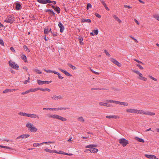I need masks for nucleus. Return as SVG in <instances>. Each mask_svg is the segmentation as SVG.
Here are the masks:
<instances>
[{
    "label": "nucleus",
    "instance_id": "e2e57ef3",
    "mask_svg": "<svg viewBox=\"0 0 159 159\" xmlns=\"http://www.w3.org/2000/svg\"><path fill=\"white\" fill-rule=\"evenodd\" d=\"M85 148H92V144H90L89 145H88L85 147Z\"/></svg>",
    "mask_w": 159,
    "mask_h": 159
},
{
    "label": "nucleus",
    "instance_id": "0e129e2a",
    "mask_svg": "<svg viewBox=\"0 0 159 159\" xmlns=\"http://www.w3.org/2000/svg\"><path fill=\"white\" fill-rule=\"evenodd\" d=\"M124 7H125V8H131L132 7H130V6H128V5H124Z\"/></svg>",
    "mask_w": 159,
    "mask_h": 159
},
{
    "label": "nucleus",
    "instance_id": "bb28decb",
    "mask_svg": "<svg viewBox=\"0 0 159 159\" xmlns=\"http://www.w3.org/2000/svg\"><path fill=\"white\" fill-rule=\"evenodd\" d=\"M21 58L23 59L24 61L26 62H27L26 56L24 54H22L21 56Z\"/></svg>",
    "mask_w": 159,
    "mask_h": 159
},
{
    "label": "nucleus",
    "instance_id": "f3484780",
    "mask_svg": "<svg viewBox=\"0 0 159 159\" xmlns=\"http://www.w3.org/2000/svg\"><path fill=\"white\" fill-rule=\"evenodd\" d=\"M29 117L32 118H39V116L38 115L34 114H29Z\"/></svg>",
    "mask_w": 159,
    "mask_h": 159
},
{
    "label": "nucleus",
    "instance_id": "ddd939ff",
    "mask_svg": "<svg viewBox=\"0 0 159 159\" xmlns=\"http://www.w3.org/2000/svg\"><path fill=\"white\" fill-rule=\"evenodd\" d=\"M58 25L60 28V32L62 33L64 30V27L63 24L61 22H59Z\"/></svg>",
    "mask_w": 159,
    "mask_h": 159
},
{
    "label": "nucleus",
    "instance_id": "c03bdc74",
    "mask_svg": "<svg viewBox=\"0 0 159 159\" xmlns=\"http://www.w3.org/2000/svg\"><path fill=\"white\" fill-rule=\"evenodd\" d=\"M68 66L73 70H76V68L75 66H73L71 64H69Z\"/></svg>",
    "mask_w": 159,
    "mask_h": 159
},
{
    "label": "nucleus",
    "instance_id": "3c124183",
    "mask_svg": "<svg viewBox=\"0 0 159 159\" xmlns=\"http://www.w3.org/2000/svg\"><path fill=\"white\" fill-rule=\"evenodd\" d=\"M91 7H92L90 3H88L87 4V9H88L89 8H91Z\"/></svg>",
    "mask_w": 159,
    "mask_h": 159
},
{
    "label": "nucleus",
    "instance_id": "423d86ee",
    "mask_svg": "<svg viewBox=\"0 0 159 159\" xmlns=\"http://www.w3.org/2000/svg\"><path fill=\"white\" fill-rule=\"evenodd\" d=\"M51 98L52 100H62L63 98V96L61 95H55L52 96Z\"/></svg>",
    "mask_w": 159,
    "mask_h": 159
},
{
    "label": "nucleus",
    "instance_id": "a19ab883",
    "mask_svg": "<svg viewBox=\"0 0 159 159\" xmlns=\"http://www.w3.org/2000/svg\"><path fill=\"white\" fill-rule=\"evenodd\" d=\"M45 150L47 152L49 153H54V151L52 150L51 149L48 148H45Z\"/></svg>",
    "mask_w": 159,
    "mask_h": 159
},
{
    "label": "nucleus",
    "instance_id": "412c9836",
    "mask_svg": "<svg viewBox=\"0 0 159 159\" xmlns=\"http://www.w3.org/2000/svg\"><path fill=\"white\" fill-rule=\"evenodd\" d=\"M134 139L138 141V142L142 143H144V141L143 139L139 138L138 137L136 136L134 138Z\"/></svg>",
    "mask_w": 159,
    "mask_h": 159
},
{
    "label": "nucleus",
    "instance_id": "2eb2a0df",
    "mask_svg": "<svg viewBox=\"0 0 159 159\" xmlns=\"http://www.w3.org/2000/svg\"><path fill=\"white\" fill-rule=\"evenodd\" d=\"M146 112L142 110L137 109L136 114H138L141 115H145Z\"/></svg>",
    "mask_w": 159,
    "mask_h": 159
},
{
    "label": "nucleus",
    "instance_id": "cd10ccee",
    "mask_svg": "<svg viewBox=\"0 0 159 159\" xmlns=\"http://www.w3.org/2000/svg\"><path fill=\"white\" fill-rule=\"evenodd\" d=\"M16 9L17 10H20L21 9V5L20 4L18 3V2H16Z\"/></svg>",
    "mask_w": 159,
    "mask_h": 159
},
{
    "label": "nucleus",
    "instance_id": "c9c22d12",
    "mask_svg": "<svg viewBox=\"0 0 159 159\" xmlns=\"http://www.w3.org/2000/svg\"><path fill=\"white\" fill-rule=\"evenodd\" d=\"M54 143V142H51V141H49L48 142H43V143H40V146H42L44 144H49V143Z\"/></svg>",
    "mask_w": 159,
    "mask_h": 159
},
{
    "label": "nucleus",
    "instance_id": "4c0bfd02",
    "mask_svg": "<svg viewBox=\"0 0 159 159\" xmlns=\"http://www.w3.org/2000/svg\"><path fill=\"white\" fill-rule=\"evenodd\" d=\"M54 153L59 154H64V152L61 151H60L59 152L57 151L56 150L54 151Z\"/></svg>",
    "mask_w": 159,
    "mask_h": 159
},
{
    "label": "nucleus",
    "instance_id": "ea45409f",
    "mask_svg": "<svg viewBox=\"0 0 159 159\" xmlns=\"http://www.w3.org/2000/svg\"><path fill=\"white\" fill-rule=\"evenodd\" d=\"M40 89L39 88H34V89H30L31 90V92H34L36 91L39 90Z\"/></svg>",
    "mask_w": 159,
    "mask_h": 159
},
{
    "label": "nucleus",
    "instance_id": "f704fd0d",
    "mask_svg": "<svg viewBox=\"0 0 159 159\" xmlns=\"http://www.w3.org/2000/svg\"><path fill=\"white\" fill-rule=\"evenodd\" d=\"M118 101H113L112 100H107L106 101V102H107L113 103L116 104H117Z\"/></svg>",
    "mask_w": 159,
    "mask_h": 159
},
{
    "label": "nucleus",
    "instance_id": "2f4dec72",
    "mask_svg": "<svg viewBox=\"0 0 159 159\" xmlns=\"http://www.w3.org/2000/svg\"><path fill=\"white\" fill-rule=\"evenodd\" d=\"M49 32L52 33L51 29L49 30L48 28H46L44 30V32L45 34H47Z\"/></svg>",
    "mask_w": 159,
    "mask_h": 159
},
{
    "label": "nucleus",
    "instance_id": "7ed1b4c3",
    "mask_svg": "<svg viewBox=\"0 0 159 159\" xmlns=\"http://www.w3.org/2000/svg\"><path fill=\"white\" fill-rule=\"evenodd\" d=\"M133 72L139 75L138 78L139 79L144 81H147V78L144 77L143 75L139 71L137 70H133Z\"/></svg>",
    "mask_w": 159,
    "mask_h": 159
},
{
    "label": "nucleus",
    "instance_id": "a211bd4d",
    "mask_svg": "<svg viewBox=\"0 0 159 159\" xmlns=\"http://www.w3.org/2000/svg\"><path fill=\"white\" fill-rule=\"evenodd\" d=\"M16 89H7L3 91V93H8V92H13L14 91H16Z\"/></svg>",
    "mask_w": 159,
    "mask_h": 159
},
{
    "label": "nucleus",
    "instance_id": "680f3d73",
    "mask_svg": "<svg viewBox=\"0 0 159 159\" xmlns=\"http://www.w3.org/2000/svg\"><path fill=\"white\" fill-rule=\"evenodd\" d=\"M72 137H71V136L70 137V139L68 140V141L69 142H73V141L72 140Z\"/></svg>",
    "mask_w": 159,
    "mask_h": 159
},
{
    "label": "nucleus",
    "instance_id": "13d9d810",
    "mask_svg": "<svg viewBox=\"0 0 159 159\" xmlns=\"http://www.w3.org/2000/svg\"><path fill=\"white\" fill-rule=\"evenodd\" d=\"M24 113L22 112H20L18 113V115L20 116H24Z\"/></svg>",
    "mask_w": 159,
    "mask_h": 159
},
{
    "label": "nucleus",
    "instance_id": "58836bf2",
    "mask_svg": "<svg viewBox=\"0 0 159 159\" xmlns=\"http://www.w3.org/2000/svg\"><path fill=\"white\" fill-rule=\"evenodd\" d=\"M153 17L154 18L159 21V15L157 14H155L153 15Z\"/></svg>",
    "mask_w": 159,
    "mask_h": 159
},
{
    "label": "nucleus",
    "instance_id": "6ab92c4d",
    "mask_svg": "<svg viewBox=\"0 0 159 159\" xmlns=\"http://www.w3.org/2000/svg\"><path fill=\"white\" fill-rule=\"evenodd\" d=\"M89 150L91 153H96L98 151V149L95 148H91L89 149Z\"/></svg>",
    "mask_w": 159,
    "mask_h": 159
},
{
    "label": "nucleus",
    "instance_id": "f8f14e48",
    "mask_svg": "<svg viewBox=\"0 0 159 159\" xmlns=\"http://www.w3.org/2000/svg\"><path fill=\"white\" fill-rule=\"evenodd\" d=\"M99 105L101 106H104L107 107H112V106L111 105L107 103L100 102L99 103Z\"/></svg>",
    "mask_w": 159,
    "mask_h": 159
},
{
    "label": "nucleus",
    "instance_id": "c85d7f7f",
    "mask_svg": "<svg viewBox=\"0 0 159 159\" xmlns=\"http://www.w3.org/2000/svg\"><path fill=\"white\" fill-rule=\"evenodd\" d=\"M52 81H42L40 80V84H48L50 83H51Z\"/></svg>",
    "mask_w": 159,
    "mask_h": 159
},
{
    "label": "nucleus",
    "instance_id": "603ef678",
    "mask_svg": "<svg viewBox=\"0 0 159 159\" xmlns=\"http://www.w3.org/2000/svg\"><path fill=\"white\" fill-rule=\"evenodd\" d=\"M45 71L47 72V73H52H52H53V71H52V70H45Z\"/></svg>",
    "mask_w": 159,
    "mask_h": 159
},
{
    "label": "nucleus",
    "instance_id": "864d4df0",
    "mask_svg": "<svg viewBox=\"0 0 159 159\" xmlns=\"http://www.w3.org/2000/svg\"><path fill=\"white\" fill-rule=\"evenodd\" d=\"M39 144L38 143H35L33 144V146L34 147H37L39 146Z\"/></svg>",
    "mask_w": 159,
    "mask_h": 159
},
{
    "label": "nucleus",
    "instance_id": "473e14b6",
    "mask_svg": "<svg viewBox=\"0 0 159 159\" xmlns=\"http://www.w3.org/2000/svg\"><path fill=\"white\" fill-rule=\"evenodd\" d=\"M77 120L81 122H84V119L82 116H80L78 117Z\"/></svg>",
    "mask_w": 159,
    "mask_h": 159
},
{
    "label": "nucleus",
    "instance_id": "79ce46f5",
    "mask_svg": "<svg viewBox=\"0 0 159 159\" xmlns=\"http://www.w3.org/2000/svg\"><path fill=\"white\" fill-rule=\"evenodd\" d=\"M55 11L57 12L58 14L60 12V8L58 7H57L56 8H54Z\"/></svg>",
    "mask_w": 159,
    "mask_h": 159
},
{
    "label": "nucleus",
    "instance_id": "a878e982",
    "mask_svg": "<svg viewBox=\"0 0 159 159\" xmlns=\"http://www.w3.org/2000/svg\"><path fill=\"white\" fill-rule=\"evenodd\" d=\"M91 21L90 19H83L81 20L82 23L87 22L88 23H91Z\"/></svg>",
    "mask_w": 159,
    "mask_h": 159
},
{
    "label": "nucleus",
    "instance_id": "39448f33",
    "mask_svg": "<svg viewBox=\"0 0 159 159\" xmlns=\"http://www.w3.org/2000/svg\"><path fill=\"white\" fill-rule=\"evenodd\" d=\"M9 64L11 67L16 70H18L19 66L12 61L11 60L9 61Z\"/></svg>",
    "mask_w": 159,
    "mask_h": 159
},
{
    "label": "nucleus",
    "instance_id": "1a4fd4ad",
    "mask_svg": "<svg viewBox=\"0 0 159 159\" xmlns=\"http://www.w3.org/2000/svg\"><path fill=\"white\" fill-rule=\"evenodd\" d=\"M110 61L113 63L116 64L117 66L120 67L121 66V64L120 63L118 62L116 59L112 58H110Z\"/></svg>",
    "mask_w": 159,
    "mask_h": 159
},
{
    "label": "nucleus",
    "instance_id": "09e8293b",
    "mask_svg": "<svg viewBox=\"0 0 159 159\" xmlns=\"http://www.w3.org/2000/svg\"><path fill=\"white\" fill-rule=\"evenodd\" d=\"M134 60L135 61H136V62H138V63H141V64H143V63L142 62H141V61H139V60H137V59H134Z\"/></svg>",
    "mask_w": 159,
    "mask_h": 159
},
{
    "label": "nucleus",
    "instance_id": "7c9ffc66",
    "mask_svg": "<svg viewBox=\"0 0 159 159\" xmlns=\"http://www.w3.org/2000/svg\"><path fill=\"white\" fill-rule=\"evenodd\" d=\"M155 114L154 112H152L151 111H146V115L149 116H154Z\"/></svg>",
    "mask_w": 159,
    "mask_h": 159
},
{
    "label": "nucleus",
    "instance_id": "e433bc0d",
    "mask_svg": "<svg viewBox=\"0 0 159 159\" xmlns=\"http://www.w3.org/2000/svg\"><path fill=\"white\" fill-rule=\"evenodd\" d=\"M58 69L60 70L63 73H64L65 75H66L67 73H68L66 70H62L60 68H59Z\"/></svg>",
    "mask_w": 159,
    "mask_h": 159
},
{
    "label": "nucleus",
    "instance_id": "37998d69",
    "mask_svg": "<svg viewBox=\"0 0 159 159\" xmlns=\"http://www.w3.org/2000/svg\"><path fill=\"white\" fill-rule=\"evenodd\" d=\"M79 40L80 41V44L82 45L84 44L83 42L82 41L83 40V38L82 37H80L79 39Z\"/></svg>",
    "mask_w": 159,
    "mask_h": 159
},
{
    "label": "nucleus",
    "instance_id": "4d7b16f0",
    "mask_svg": "<svg viewBox=\"0 0 159 159\" xmlns=\"http://www.w3.org/2000/svg\"><path fill=\"white\" fill-rule=\"evenodd\" d=\"M10 49L13 52H16L15 50L14 49V48L12 47H11L10 48Z\"/></svg>",
    "mask_w": 159,
    "mask_h": 159
},
{
    "label": "nucleus",
    "instance_id": "0eeeda50",
    "mask_svg": "<svg viewBox=\"0 0 159 159\" xmlns=\"http://www.w3.org/2000/svg\"><path fill=\"white\" fill-rule=\"evenodd\" d=\"M126 111L128 113L136 114L137 109L134 108H129L126 109Z\"/></svg>",
    "mask_w": 159,
    "mask_h": 159
},
{
    "label": "nucleus",
    "instance_id": "aec40b11",
    "mask_svg": "<svg viewBox=\"0 0 159 159\" xmlns=\"http://www.w3.org/2000/svg\"><path fill=\"white\" fill-rule=\"evenodd\" d=\"M113 17L119 23H121V20L115 15H113Z\"/></svg>",
    "mask_w": 159,
    "mask_h": 159
},
{
    "label": "nucleus",
    "instance_id": "5701e85b",
    "mask_svg": "<svg viewBox=\"0 0 159 159\" xmlns=\"http://www.w3.org/2000/svg\"><path fill=\"white\" fill-rule=\"evenodd\" d=\"M93 32H91L90 34L92 36H94L95 35H97L98 33V29L96 30H94L93 31Z\"/></svg>",
    "mask_w": 159,
    "mask_h": 159
},
{
    "label": "nucleus",
    "instance_id": "49530a36",
    "mask_svg": "<svg viewBox=\"0 0 159 159\" xmlns=\"http://www.w3.org/2000/svg\"><path fill=\"white\" fill-rule=\"evenodd\" d=\"M129 37L130 38H132L134 41H135L136 43L138 42V40L136 39H135L131 35H130Z\"/></svg>",
    "mask_w": 159,
    "mask_h": 159
},
{
    "label": "nucleus",
    "instance_id": "69168bd1",
    "mask_svg": "<svg viewBox=\"0 0 159 159\" xmlns=\"http://www.w3.org/2000/svg\"><path fill=\"white\" fill-rule=\"evenodd\" d=\"M134 21L136 23V24L138 25H139V22L138 20H137L136 19H134Z\"/></svg>",
    "mask_w": 159,
    "mask_h": 159
},
{
    "label": "nucleus",
    "instance_id": "6e6d98bb",
    "mask_svg": "<svg viewBox=\"0 0 159 159\" xmlns=\"http://www.w3.org/2000/svg\"><path fill=\"white\" fill-rule=\"evenodd\" d=\"M0 44L2 46H4L3 40L2 39H0Z\"/></svg>",
    "mask_w": 159,
    "mask_h": 159
},
{
    "label": "nucleus",
    "instance_id": "393cba45",
    "mask_svg": "<svg viewBox=\"0 0 159 159\" xmlns=\"http://www.w3.org/2000/svg\"><path fill=\"white\" fill-rule=\"evenodd\" d=\"M117 104L123 105L125 106H127L128 105V104L127 102H120L119 101H118Z\"/></svg>",
    "mask_w": 159,
    "mask_h": 159
},
{
    "label": "nucleus",
    "instance_id": "774afa93",
    "mask_svg": "<svg viewBox=\"0 0 159 159\" xmlns=\"http://www.w3.org/2000/svg\"><path fill=\"white\" fill-rule=\"evenodd\" d=\"M47 90V88L46 89H42L40 88V90L43 91H46Z\"/></svg>",
    "mask_w": 159,
    "mask_h": 159
},
{
    "label": "nucleus",
    "instance_id": "dca6fc26",
    "mask_svg": "<svg viewBox=\"0 0 159 159\" xmlns=\"http://www.w3.org/2000/svg\"><path fill=\"white\" fill-rule=\"evenodd\" d=\"M69 108L68 107H58L57 108H55L54 109V111H59V110H65L67 109H69Z\"/></svg>",
    "mask_w": 159,
    "mask_h": 159
},
{
    "label": "nucleus",
    "instance_id": "b1692460",
    "mask_svg": "<svg viewBox=\"0 0 159 159\" xmlns=\"http://www.w3.org/2000/svg\"><path fill=\"white\" fill-rule=\"evenodd\" d=\"M51 1L49 0H40V3L42 4H47L51 2Z\"/></svg>",
    "mask_w": 159,
    "mask_h": 159
},
{
    "label": "nucleus",
    "instance_id": "72a5a7b5",
    "mask_svg": "<svg viewBox=\"0 0 159 159\" xmlns=\"http://www.w3.org/2000/svg\"><path fill=\"white\" fill-rule=\"evenodd\" d=\"M148 77L155 81H157V80L156 78L153 77L151 75H148Z\"/></svg>",
    "mask_w": 159,
    "mask_h": 159
},
{
    "label": "nucleus",
    "instance_id": "6e6552de",
    "mask_svg": "<svg viewBox=\"0 0 159 159\" xmlns=\"http://www.w3.org/2000/svg\"><path fill=\"white\" fill-rule=\"evenodd\" d=\"M15 20L14 19L13 17L12 16L8 17L5 20V22L7 23H12Z\"/></svg>",
    "mask_w": 159,
    "mask_h": 159
},
{
    "label": "nucleus",
    "instance_id": "c756f323",
    "mask_svg": "<svg viewBox=\"0 0 159 159\" xmlns=\"http://www.w3.org/2000/svg\"><path fill=\"white\" fill-rule=\"evenodd\" d=\"M53 72L54 74H57L58 75L59 79L61 80L63 78V77L61 76L60 74L58 72H57L55 71H53Z\"/></svg>",
    "mask_w": 159,
    "mask_h": 159
},
{
    "label": "nucleus",
    "instance_id": "de8ad7c7",
    "mask_svg": "<svg viewBox=\"0 0 159 159\" xmlns=\"http://www.w3.org/2000/svg\"><path fill=\"white\" fill-rule=\"evenodd\" d=\"M136 66H138L140 69L143 70V68L139 64H137Z\"/></svg>",
    "mask_w": 159,
    "mask_h": 159
},
{
    "label": "nucleus",
    "instance_id": "f257e3e1",
    "mask_svg": "<svg viewBox=\"0 0 159 159\" xmlns=\"http://www.w3.org/2000/svg\"><path fill=\"white\" fill-rule=\"evenodd\" d=\"M48 116L49 118H52L55 119H58L62 121H67V119L66 118L57 114H49L48 115Z\"/></svg>",
    "mask_w": 159,
    "mask_h": 159
},
{
    "label": "nucleus",
    "instance_id": "8fccbe9b",
    "mask_svg": "<svg viewBox=\"0 0 159 159\" xmlns=\"http://www.w3.org/2000/svg\"><path fill=\"white\" fill-rule=\"evenodd\" d=\"M49 13L50 14H52L53 15H54L55 14V13L51 9V11H49Z\"/></svg>",
    "mask_w": 159,
    "mask_h": 159
},
{
    "label": "nucleus",
    "instance_id": "4be33fe9",
    "mask_svg": "<svg viewBox=\"0 0 159 159\" xmlns=\"http://www.w3.org/2000/svg\"><path fill=\"white\" fill-rule=\"evenodd\" d=\"M100 2H101L102 4L103 5L104 7H105V9L107 11H109V9L108 7L107 6L106 4L105 3V2L103 0H100Z\"/></svg>",
    "mask_w": 159,
    "mask_h": 159
},
{
    "label": "nucleus",
    "instance_id": "052dcab7",
    "mask_svg": "<svg viewBox=\"0 0 159 159\" xmlns=\"http://www.w3.org/2000/svg\"><path fill=\"white\" fill-rule=\"evenodd\" d=\"M95 16L98 17L99 18H100L101 17L100 15L99 14L97 13H96L95 14Z\"/></svg>",
    "mask_w": 159,
    "mask_h": 159
},
{
    "label": "nucleus",
    "instance_id": "338daca9",
    "mask_svg": "<svg viewBox=\"0 0 159 159\" xmlns=\"http://www.w3.org/2000/svg\"><path fill=\"white\" fill-rule=\"evenodd\" d=\"M24 116H27L29 117V114L24 113Z\"/></svg>",
    "mask_w": 159,
    "mask_h": 159
},
{
    "label": "nucleus",
    "instance_id": "20e7f679",
    "mask_svg": "<svg viewBox=\"0 0 159 159\" xmlns=\"http://www.w3.org/2000/svg\"><path fill=\"white\" fill-rule=\"evenodd\" d=\"M119 142L123 147L126 146L129 143L128 141L125 138L120 139Z\"/></svg>",
    "mask_w": 159,
    "mask_h": 159
},
{
    "label": "nucleus",
    "instance_id": "9b49d317",
    "mask_svg": "<svg viewBox=\"0 0 159 159\" xmlns=\"http://www.w3.org/2000/svg\"><path fill=\"white\" fill-rule=\"evenodd\" d=\"M30 136V135L28 134H23L17 137L16 138V139H18L20 138H27Z\"/></svg>",
    "mask_w": 159,
    "mask_h": 159
},
{
    "label": "nucleus",
    "instance_id": "9d476101",
    "mask_svg": "<svg viewBox=\"0 0 159 159\" xmlns=\"http://www.w3.org/2000/svg\"><path fill=\"white\" fill-rule=\"evenodd\" d=\"M145 156L147 158L150 159H158V158H157L156 157L152 155L145 154Z\"/></svg>",
    "mask_w": 159,
    "mask_h": 159
},
{
    "label": "nucleus",
    "instance_id": "4468645a",
    "mask_svg": "<svg viewBox=\"0 0 159 159\" xmlns=\"http://www.w3.org/2000/svg\"><path fill=\"white\" fill-rule=\"evenodd\" d=\"M106 117L108 119H117L119 118L120 117L116 115H109L106 116Z\"/></svg>",
    "mask_w": 159,
    "mask_h": 159
},
{
    "label": "nucleus",
    "instance_id": "bf43d9fd",
    "mask_svg": "<svg viewBox=\"0 0 159 159\" xmlns=\"http://www.w3.org/2000/svg\"><path fill=\"white\" fill-rule=\"evenodd\" d=\"M23 48L26 51H27L28 50L27 47L25 45L24 46Z\"/></svg>",
    "mask_w": 159,
    "mask_h": 159
},
{
    "label": "nucleus",
    "instance_id": "f03ea898",
    "mask_svg": "<svg viewBox=\"0 0 159 159\" xmlns=\"http://www.w3.org/2000/svg\"><path fill=\"white\" fill-rule=\"evenodd\" d=\"M26 126L27 128L28 129L30 130L31 132H35L37 130L33 125L30 122H28L26 125Z\"/></svg>",
    "mask_w": 159,
    "mask_h": 159
},
{
    "label": "nucleus",
    "instance_id": "5fc2aeb1",
    "mask_svg": "<svg viewBox=\"0 0 159 159\" xmlns=\"http://www.w3.org/2000/svg\"><path fill=\"white\" fill-rule=\"evenodd\" d=\"M91 71L93 72V73H94L96 74V75H99V73L98 72H96L94 70H92V69H91Z\"/></svg>",
    "mask_w": 159,
    "mask_h": 159
},
{
    "label": "nucleus",
    "instance_id": "a18cd8bd",
    "mask_svg": "<svg viewBox=\"0 0 159 159\" xmlns=\"http://www.w3.org/2000/svg\"><path fill=\"white\" fill-rule=\"evenodd\" d=\"M104 52L106 53V55L108 57H110L111 56L110 54L109 53V52H107V50H104Z\"/></svg>",
    "mask_w": 159,
    "mask_h": 159
}]
</instances>
